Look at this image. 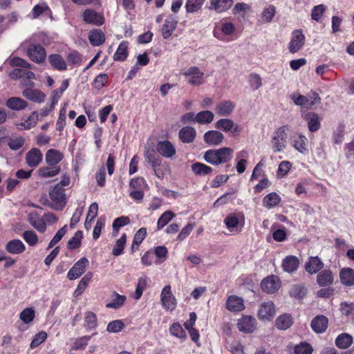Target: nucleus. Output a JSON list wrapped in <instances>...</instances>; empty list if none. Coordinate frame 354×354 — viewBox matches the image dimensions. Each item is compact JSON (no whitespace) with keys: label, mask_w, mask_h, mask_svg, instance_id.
Returning <instances> with one entry per match:
<instances>
[{"label":"nucleus","mask_w":354,"mask_h":354,"mask_svg":"<svg viewBox=\"0 0 354 354\" xmlns=\"http://www.w3.org/2000/svg\"><path fill=\"white\" fill-rule=\"evenodd\" d=\"M233 152V149L227 147L209 149L205 152L203 158L212 165H219L229 162L232 158Z\"/></svg>","instance_id":"obj_1"},{"label":"nucleus","mask_w":354,"mask_h":354,"mask_svg":"<svg viewBox=\"0 0 354 354\" xmlns=\"http://www.w3.org/2000/svg\"><path fill=\"white\" fill-rule=\"evenodd\" d=\"M291 127L289 125H283L277 129L270 140V147L274 153L283 151L287 147L288 134Z\"/></svg>","instance_id":"obj_2"},{"label":"nucleus","mask_w":354,"mask_h":354,"mask_svg":"<svg viewBox=\"0 0 354 354\" xmlns=\"http://www.w3.org/2000/svg\"><path fill=\"white\" fill-rule=\"evenodd\" d=\"M290 99L296 105L307 109H312L315 104L321 102L320 97L315 92L309 94L308 96L292 93L290 95Z\"/></svg>","instance_id":"obj_3"},{"label":"nucleus","mask_w":354,"mask_h":354,"mask_svg":"<svg viewBox=\"0 0 354 354\" xmlns=\"http://www.w3.org/2000/svg\"><path fill=\"white\" fill-rule=\"evenodd\" d=\"M215 128L223 131L230 133L232 136H239L243 128L229 118H221L215 123Z\"/></svg>","instance_id":"obj_4"},{"label":"nucleus","mask_w":354,"mask_h":354,"mask_svg":"<svg viewBox=\"0 0 354 354\" xmlns=\"http://www.w3.org/2000/svg\"><path fill=\"white\" fill-rule=\"evenodd\" d=\"M305 36L300 30L292 32L290 41L288 44V50L291 53H295L301 50L305 44Z\"/></svg>","instance_id":"obj_5"},{"label":"nucleus","mask_w":354,"mask_h":354,"mask_svg":"<svg viewBox=\"0 0 354 354\" xmlns=\"http://www.w3.org/2000/svg\"><path fill=\"white\" fill-rule=\"evenodd\" d=\"M182 74L185 77H191L189 83L192 85H201L204 82V73L197 66L189 67Z\"/></svg>","instance_id":"obj_6"},{"label":"nucleus","mask_w":354,"mask_h":354,"mask_svg":"<svg viewBox=\"0 0 354 354\" xmlns=\"http://www.w3.org/2000/svg\"><path fill=\"white\" fill-rule=\"evenodd\" d=\"M11 64L14 66L21 67L22 68H15L10 75V77L13 80L24 79L25 77V72L26 68L30 67V64L26 60L20 57H14L11 60Z\"/></svg>","instance_id":"obj_7"},{"label":"nucleus","mask_w":354,"mask_h":354,"mask_svg":"<svg viewBox=\"0 0 354 354\" xmlns=\"http://www.w3.org/2000/svg\"><path fill=\"white\" fill-rule=\"evenodd\" d=\"M27 54L36 63H42L46 57V50L40 44H31L27 48Z\"/></svg>","instance_id":"obj_8"},{"label":"nucleus","mask_w":354,"mask_h":354,"mask_svg":"<svg viewBox=\"0 0 354 354\" xmlns=\"http://www.w3.org/2000/svg\"><path fill=\"white\" fill-rule=\"evenodd\" d=\"M280 286L281 281L279 278L273 274L264 278L261 283L262 290L268 294L276 292L279 290Z\"/></svg>","instance_id":"obj_9"},{"label":"nucleus","mask_w":354,"mask_h":354,"mask_svg":"<svg viewBox=\"0 0 354 354\" xmlns=\"http://www.w3.org/2000/svg\"><path fill=\"white\" fill-rule=\"evenodd\" d=\"M275 307L272 301L263 302L259 306L258 318L261 321H270L275 315Z\"/></svg>","instance_id":"obj_10"},{"label":"nucleus","mask_w":354,"mask_h":354,"mask_svg":"<svg viewBox=\"0 0 354 354\" xmlns=\"http://www.w3.org/2000/svg\"><path fill=\"white\" fill-rule=\"evenodd\" d=\"M88 263V260L86 257L81 258L68 272V278L70 280H75L80 277L84 273Z\"/></svg>","instance_id":"obj_11"},{"label":"nucleus","mask_w":354,"mask_h":354,"mask_svg":"<svg viewBox=\"0 0 354 354\" xmlns=\"http://www.w3.org/2000/svg\"><path fill=\"white\" fill-rule=\"evenodd\" d=\"M257 321L254 317L245 315L238 320L239 330L245 333H251L256 329Z\"/></svg>","instance_id":"obj_12"},{"label":"nucleus","mask_w":354,"mask_h":354,"mask_svg":"<svg viewBox=\"0 0 354 354\" xmlns=\"http://www.w3.org/2000/svg\"><path fill=\"white\" fill-rule=\"evenodd\" d=\"M160 296L161 302L165 308L172 310L176 308V301L172 295L170 286H166L163 288Z\"/></svg>","instance_id":"obj_13"},{"label":"nucleus","mask_w":354,"mask_h":354,"mask_svg":"<svg viewBox=\"0 0 354 354\" xmlns=\"http://www.w3.org/2000/svg\"><path fill=\"white\" fill-rule=\"evenodd\" d=\"M156 151L160 155L166 158H172L176 152L174 145L169 140L158 142Z\"/></svg>","instance_id":"obj_14"},{"label":"nucleus","mask_w":354,"mask_h":354,"mask_svg":"<svg viewBox=\"0 0 354 354\" xmlns=\"http://www.w3.org/2000/svg\"><path fill=\"white\" fill-rule=\"evenodd\" d=\"M83 20L89 24L101 26L104 24V17L102 14L94 10L86 9L83 13Z\"/></svg>","instance_id":"obj_15"},{"label":"nucleus","mask_w":354,"mask_h":354,"mask_svg":"<svg viewBox=\"0 0 354 354\" xmlns=\"http://www.w3.org/2000/svg\"><path fill=\"white\" fill-rule=\"evenodd\" d=\"M43 155L37 148L31 149L26 155V162L30 167H35L42 161Z\"/></svg>","instance_id":"obj_16"},{"label":"nucleus","mask_w":354,"mask_h":354,"mask_svg":"<svg viewBox=\"0 0 354 354\" xmlns=\"http://www.w3.org/2000/svg\"><path fill=\"white\" fill-rule=\"evenodd\" d=\"M223 134L218 131L211 130L204 134V141L208 145L218 146L223 142Z\"/></svg>","instance_id":"obj_17"},{"label":"nucleus","mask_w":354,"mask_h":354,"mask_svg":"<svg viewBox=\"0 0 354 354\" xmlns=\"http://www.w3.org/2000/svg\"><path fill=\"white\" fill-rule=\"evenodd\" d=\"M324 268V263L318 257H310L305 263V270L310 274L317 273Z\"/></svg>","instance_id":"obj_18"},{"label":"nucleus","mask_w":354,"mask_h":354,"mask_svg":"<svg viewBox=\"0 0 354 354\" xmlns=\"http://www.w3.org/2000/svg\"><path fill=\"white\" fill-rule=\"evenodd\" d=\"M307 138L301 133H296L291 138L292 146L301 153L307 151Z\"/></svg>","instance_id":"obj_19"},{"label":"nucleus","mask_w":354,"mask_h":354,"mask_svg":"<svg viewBox=\"0 0 354 354\" xmlns=\"http://www.w3.org/2000/svg\"><path fill=\"white\" fill-rule=\"evenodd\" d=\"M23 96L26 99L35 103H41L44 102L46 95L39 89H32L26 88L23 91Z\"/></svg>","instance_id":"obj_20"},{"label":"nucleus","mask_w":354,"mask_h":354,"mask_svg":"<svg viewBox=\"0 0 354 354\" xmlns=\"http://www.w3.org/2000/svg\"><path fill=\"white\" fill-rule=\"evenodd\" d=\"M299 266V259L293 255L287 256L282 261L281 266L283 271L292 273L295 272Z\"/></svg>","instance_id":"obj_21"},{"label":"nucleus","mask_w":354,"mask_h":354,"mask_svg":"<svg viewBox=\"0 0 354 354\" xmlns=\"http://www.w3.org/2000/svg\"><path fill=\"white\" fill-rule=\"evenodd\" d=\"M311 328L316 333H323L328 327V319L324 315L316 316L311 322Z\"/></svg>","instance_id":"obj_22"},{"label":"nucleus","mask_w":354,"mask_h":354,"mask_svg":"<svg viewBox=\"0 0 354 354\" xmlns=\"http://www.w3.org/2000/svg\"><path fill=\"white\" fill-rule=\"evenodd\" d=\"M177 23V20L174 17L169 16L167 17L162 28V35L164 39L170 37L176 28Z\"/></svg>","instance_id":"obj_23"},{"label":"nucleus","mask_w":354,"mask_h":354,"mask_svg":"<svg viewBox=\"0 0 354 354\" xmlns=\"http://www.w3.org/2000/svg\"><path fill=\"white\" fill-rule=\"evenodd\" d=\"M6 251L12 254H20L26 250L24 243L19 239H13L6 245Z\"/></svg>","instance_id":"obj_24"},{"label":"nucleus","mask_w":354,"mask_h":354,"mask_svg":"<svg viewBox=\"0 0 354 354\" xmlns=\"http://www.w3.org/2000/svg\"><path fill=\"white\" fill-rule=\"evenodd\" d=\"M226 306L227 310L231 312H239L245 308L243 300L235 295H231L228 297Z\"/></svg>","instance_id":"obj_25"},{"label":"nucleus","mask_w":354,"mask_h":354,"mask_svg":"<svg viewBox=\"0 0 354 354\" xmlns=\"http://www.w3.org/2000/svg\"><path fill=\"white\" fill-rule=\"evenodd\" d=\"M63 153L54 149H48L46 153L45 160L49 166H57V165L63 159Z\"/></svg>","instance_id":"obj_26"},{"label":"nucleus","mask_w":354,"mask_h":354,"mask_svg":"<svg viewBox=\"0 0 354 354\" xmlns=\"http://www.w3.org/2000/svg\"><path fill=\"white\" fill-rule=\"evenodd\" d=\"M235 108V104L229 100L218 103L216 107V112L220 116H229Z\"/></svg>","instance_id":"obj_27"},{"label":"nucleus","mask_w":354,"mask_h":354,"mask_svg":"<svg viewBox=\"0 0 354 354\" xmlns=\"http://www.w3.org/2000/svg\"><path fill=\"white\" fill-rule=\"evenodd\" d=\"M49 195L52 201L57 203H62L63 205L66 203L65 189L60 185H55L49 192Z\"/></svg>","instance_id":"obj_28"},{"label":"nucleus","mask_w":354,"mask_h":354,"mask_svg":"<svg viewBox=\"0 0 354 354\" xmlns=\"http://www.w3.org/2000/svg\"><path fill=\"white\" fill-rule=\"evenodd\" d=\"M304 119L308 122V128L310 131L315 132L320 128V118L319 115L314 113L310 112L306 114Z\"/></svg>","instance_id":"obj_29"},{"label":"nucleus","mask_w":354,"mask_h":354,"mask_svg":"<svg viewBox=\"0 0 354 354\" xmlns=\"http://www.w3.org/2000/svg\"><path fill=\"white\" fill-rule=\"evenodd\" d=\"M317 282L322 287L330 286L333 282V272L330 270H322L317 275Z\"/></svg>","instance_id":"obj_30"},{"label":"nucleus","mask_w":354,"mask_h":354,"mask_svg":"<svg viewBox=\"0 0 354 354\" xmlns=\"http://www.w3.org/2000/svg\"><path fill=\"white\" fill-rule=\"evenodd\" d=\"M196 135L194 128L191 127H185L179 131V138L185 143H190L194 141Z\"/></svg>","instance_id":"obj_31"},{"label":"nucleus","mask_w":354,"mask_h":354,"mask_svg":"<svg viewBox=\"0 0 354 354\" xmlns=\"http://www.w3.org/2000/svg\"><path fill=\"white\" fill-rule=\"evenodd\" d=\"M339 277L342 283L346 286H351L354 284V270L350 268L342 269Z\"/></svg>","instance_id":"obj_32"},{"label":"nucleus","mask_w":354,"mask_h":354,"mask_svg":"<svg viewBox=\"0 0 354 354\" xmlns=\"http://www.w3.org/2000/svg\"><path fill=\"white\" fill-rule=\"evenodd\" d=\"M28 220L32 227L40 232H44L46 229L44 221L41 218L36 212L28 214Z\"/></svg>","instance_id":"obj_33"},{"label":"nucleus","mask_w":354,"mask_h":354,"mask_svg":"<svg viewBox=\"0 0 354 354\" xmlns=\"http://www.w3.org/2000/svg\"><path fill=\"white\" fill-rule=\"evenodd\" d=\"M281 201V196L278 194L272 192L263 198V205L270 209L279 205Z\"/></svg>","instance_id":"obj_34"},{"label":"nucleus","mask_w":354,"mask_h":354,"mask_svg":"<svg viewBox=\"0 0 354 354\" xmlns=\"http://www.w3.org/2000/svg\"><path fill=\"white\" fill-rule=\"evenodd\" d=\"M126 299V296L114 292L111 295L110 302L106 304V307L107 308L119 309L124 305Z\"/></svg>","instance_id":"obj_35"},{"label":"nucleus","mask_w":354,"mask_h":354,"mask_svg":"<svg viewBox=\"0 0 354 354\" xmlns=\"http://www.w3.org/2000/svg\"><path fill=\"white\" fill-rule=\"evenodd\" d=\"M209 9H214L217 12H223L228 10L233 3V0H210Z\"/></svg>","instance_id":"obj_36"},{"label":"nucleus","mask_w":354,"mask_h":354,"mask_svg":"<svg viewBox=\"0 0 354 354\" xmlns=\"http://www.w3.org/2000/svg\"><path fill=\"white\" fill-rule=\"evenodd\" d=\"M48 61L50 65L57 70L64 71L67 68L66 63L60 55H50L48 57Z\"/></svg>","instance_id":"obj_37"},{"label":"nucleus","mask_w":354,"mask_h":354,"mask_svg":"<svg viewBox=\"0 0 354 354\" xmlns=\"http://www.w3.org/2000/svg\"><path fill=\"white\" fill-rule=\"evenodd\" d=\"M59 166H45L38 169V174L42 178H51L57 176L60 172Z\"/></svg>","instance_id":"obj_38"},{"label":"nucleus","mask_w":354,"mask_h":354,"mask_svg":"<svg viewBox=\"0 0 354 354\" xmlns=\"http://www.w3.org/2000/svg\"><path fill=\"white\" fill-rule=\"evenodd\" d=\"M6 105L10 109L19 111L24 109L28 106V103L20 97H12L7 100Z\"/></svg>","instance_id":"obj_39"},{"label":"nucleus","mask_w":354,"mask_h":354,"mask_svg":"<svg viewBox=\"0 0 354 354\" xmlns=\"http://www.w3.org/2000/svg\"><path fill=\"white\" fill-rule=\"evenodd\" d=\"M276 326L280 330H286L292 324V319L290 315L284 314L278 317L275 322Z\"/></svg>","instance_id":"obj_40"},{"label":"nucleus","mask_w":354,"mask_h":354,"mask_svg":"<svg viewBox=\"0 0 354 354\" xmlns=\"http://www.w3.org/2000/svg\"><path fill=\"white\" fill-rule=\"evenodd\" d=\"M353 343V337L347 333H342L335 339L336 346L342 349L348 348Z\"/></svg>","instance_id":"obj_41"},{"label":"nucleus","mask_w":354,"mask_h":354,"mask_svg":"<svg viewBox=\"0 0 354 354\" xmlns=\"http://www.w3.org/2000/svg\"><path fill=\"white\" fill-rule=\"evenodd\" d=\"M214 118V113L210 111H202L196 114V122L201 124L211 123Z\"/></svg>","instance_id":"obj_42"},{"label":"nucleus","mask_w":354,"mask_h":354,"mask_svg":"<svg viewBox=\"0 0 354 354\" xmlns=\"http://www.w3.org/2000/svg\"><path fill=\"white\" fill-rule=\"evenodd\" d=\"M89 41L93 46H100L105 41V35L100 30L91 31L88 37Z\"/></svg>","instance_id":"obj_43"},{"label":"nucleus","mask_w":354,"mask_h":354,"mask_svg":"<svg viewBox=\"0 0 354 354\" xmlns=\"http://www.w3.org/2000/svg\"><path fill=\"white\" fill-rule=\"evenodd\" d=\"M276 14V8L272 5H269L265 8L261 15L259 21L261 24L270 23L272 21L274 16Z\"/></svg>","instance_id":"obj_44"},{"label":"nucleus","mask_w":354,"mask_h":354,"mask_svg":"<svg viewBox=\"0 0 354 354\" xmlns=\"http://www.w3.org/2000/svg\"><path fill=\"white\" fill-rule=\"evenodd\" d=\"M127 48H128V42L127 41H122L120 44L116 52L115 53V54L113 55L114 60H115V61L125 60L128 55Z\"/></svg>","instance_id":"obj_45"},{"label":"nucleus","mask_w":354,"mask_h":354,"mask_svg":"<svg viewBox=\"0 0 354 354\" xmlns=\"http://www.w3.org/2000/svg\"><path fill=\"white\" fill-rule=\"evenodd\" d=\"M192 170L193 172L199 176H205L212 171V168L201 162H196L192 164Z\"/></svg>","instance_id":"obj_46"},{"label":"nucleus","mask_w":354,"mask_h":354,"mask_svg":"<svg viewBox=\"0 0 354 354\" xmlns=\"http://www.w3.org/2000/svg\"><path fill=\"white\" fill-rule=\"evenodd\" d=\"M147 277L146 275H143L139 278L138 283H137L136 291L133 296L136 300H138L141 297L144 290H145V288L147 287Z\"/></svg>","instance_id":"obj_47"},{"label":"nucleus","mask_w":354,"mask_h":354,"mask_svg":"<svg viewBox=\"0 0 354 354\" xmlns=\"http://www.w3.org/2000/svg\"><path fill=\"white\" fill-rule=\"evenodd\" d=\"M169 332L171 335L175 336L181 340L187 337L186 333L179 323H174L169 327Z\"/></svg>","instance_id":"obj_48"},{"label":"nucleus","mask_w":354,"mask_h":354,"mask_svg":"<svg viewBox=\"0 0 354 354\" xmlns=\"http://www.w3.org/2000/svg\"><path fill=\"white\" fill-rule=\"evenodd\" d=\"M127 241V235L123 234L122 236L117 240L115 245H114L112 253L114 256H120L123 253Z\"/></svg>","instance_id":"obj_49"},{"label":"nucleus","mask_w":354,"mask_h":354,"mask_svg":"<svg viewBox=\"0 0 354 354\" xmlns=\"http://www.w3.org/2000/svg\"><path fill=\"white\" fill-rule=\"evenodd\" d=\"M313 351V346L306 342H301L294 347L295 354H312Z\"/></svg>","instance_id":"obj_50"},{"label":"nucleus","mask_w":354,"mask_h":354,"mask_svg":"<svg viewBox=\"0 0 354 354\" xmlns=\"http://www.w3.org/2000/svg\"><path fill=\"white\" fill-rule=\"evenodd\" d=\"M83 237L82 231H77L74 236L68 241L67 248L70 250H74L79 248L81 245V241Z\"/></svg>","instance_id":"obj_51"},{"label":"nucleus","mask_w":354,"mask_h":354,"mask_svg":"<svg viewBox=\"0 0 354 354\" xmlns=\"http://www.w3.org/2000/svg\"><path fill=\"white\" fill-rule=\"evenodd\" d=\"M205 0H187L185 8L187 12L193 13L199 10Z\"/></svg>","instance_id":"obj_52"},{"label":"nucleus","mask_w":354,"mask_h":354,"mask_svg":"<svg viewBox=\"0 0 354 354\" xmlns=\"http://www.w3.org/2000/svg\"><path fill=\"white\" fill-rule=\"evenodd\" d=\"M174 214L171 211L165 212L158 218L157 222L158 230L163 228L174 216Z\"/></svg>","instance_id":"obj_53"},{"label":"nucleus","mask_w":354,"mask_h":354,"mask_svg":"<svg viewBox=\"0 0 354 354\" xmlns=\"http://www.w3.org/2000/svg\"><path fill=\"white\" fill-rule=\"evenodd\" d=\"M84 326L87 329L91 330L97 326V317L93 312H86L84 317Z\"/></svg>","instance_id":"obj_54"},{"label":"nucleus","mask_w":354,"mask_h":354,"mask_svg":"<svg viewBox=\"0 0 354 354\" xmlns=\"http://www.w3.org/2000/svg\"><path fill=\"white\" fill-rule=\"evenodd\" d=\"M19 318L24 323L29 324L35 318V310L32 308H26L21 312Z\"/></svg>","instance_id":"obj_55"},{"label":"nucleus","mask_w":354,"mask_h":354,"mask_svg":"<svg viewBox=\"0 0 354 354\" xmlns=\"http://www.w3.org/2000/svg\"><path fill=\"white\" fill-rule=\"evenodd\" d=\"M306 288L304 286L296 285L291 288L290 295L294 298L300 299L304 297L306 295Z\"/></svg>","instance_id":"obj_56"},{"label":"nucleus","mask_w":354,"mask_h":354,"mask_svg":"<svg viewBox=\"0 0 354 354\" xmlns=\"http://www.w3.org/2000/svg\"><path fill=\"white\" fill-rule=\"evenodd\" d=\"M66 227L67 225H65L64 227L60 228L55 235L53 236V238L51 239L50 243H48V245L47 247V250H49L50 248H53L54 245H55L59 241H61V239L63 238V236L66 233Z\"/></svg>","instance_id":"obj_57"},{"label":"nucleus","mask_w":354,"mask_h":354,"mask_svg":"<svg viewBox=\"0 0 354 354\" xmlns=\"http://www.w3.org/2000/svg\"><path fill=\"white\" fill-rule=\"evenodd\" d=\"M23 239L30 246L35 245L38 242V237L35 232L32 230H27L23 233Z\"/></svg>","instance_id":"obj_58"},{"label":"nucleus","mask_w":354,"mask_h":354,"mask_svg":"<svg viewBox=\"0 0 354 354\" xmlns=\"http://www.w3.org/2000/svg\"><path fill=\"white\" fill-rule=\"evenodd\" d=\"M239 223V218L235 214H230L224 219L227 228L231 231L238 226Z\"/></svg>","instance_id":"obj_59"},{"label":"nucleus","mask_w":354,"mask_h":354,"mask_svg":"<svg viewBox=\"0 0 354 354\" xmlns=\"http://www.w3.org/2000/svg\"><path fill=\"white\" fill-rule=\"evenodd\" d=\"M130 223V219L128 216H122L113 221L112 227L113 231H119V229L123 226L128 225Z\"/></svg>","instance_id":"obj_60"},{"label":"nucleus","mask_w":354,"mask_h":354,"mask_svg":"<svg viewBox=\"0 0 354 354\" xmlns=\"http://www.w3.org/2000/svg\"><path fill=\"white\" fill-rule=\"evenodd\" d=\"M339 310L342 315L348 317L353 315L354 314V303L346 301L342 302Z\"/></svg>","instance_id":"obj_61"},{"label":"nucleus","mask_w":354,"mask_h":354,"mask_svg":"<svg viewBox=\"0 0 354 354\" xmlns=\"http://www.w3.org/2000/svg\"><path fill=\"white\" fill-rule=\"evenodd\" d=\"M47 338V333L44 331H41L36 334L31 343H30V348H35L37 347L39 345H40L42 342H44Z\"/></svg>","instance_id":"obj_62"},{"label":"nucleus","mask_w":354,"mask_h":354,"mask_svg":"<svg viewBox=\"0 0 354 354\" xmlns=\"http://www.w3.org/2000/svg\"><path fill=\"white\" fill-rule=\"evenodd\" d=\"M153 171L155 175L158 178H163L166 172L169 171V166L167 162H162V161L160 162V165L158 166H156L153 169Z\"/></svg>","instance_id":"obj_63"},{"label":"nucleus","mask_w":354,"mask_h":354,"mask_svg":"<svg viewBox=\"0 0 354 354\" xmlns=\"http://www.w3.org/2000/svg\"><path fill=\"white\" fill-rule=\"evenodd\" d=\"M249 82H250V86L254 90H257L262 85L261 77L259 75H258L257 73H252L250 75Z\"/></svg>","instance_id":"obj_64"}]
</instances>
